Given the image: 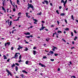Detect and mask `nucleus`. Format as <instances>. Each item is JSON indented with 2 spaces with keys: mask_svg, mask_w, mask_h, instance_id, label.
<instances>
[{
  "mask_svg": "<svg viewBox=\"0 0 78 78\" xmlns=\"http://www.w3.org/2000/svg\"><path fill=\"white\" fill-rule=\"evenodd\" d=\"M27 6H28V7H27V9H30V8H31L32 9V10H33V11L34 10V9L33 8V6L32 5H31V4H30L29 3H28Z\"/></svg>",
  "mask_w": 78,
  "mask_h": 78,
  "instance_id": "f257e3e1",
  "label": "nucleus"
},
{
  "mask_svg": "<svg viewBox=\"0 0 78 78\" xmlns=\"http://www.w3.org/2000/svg\"><path fill=\"white\" fill-rule=\"evenodd\" d=\"M6 71L8 73V74H7V76H9V74L10 75V76H12V74L11 73V72H9V71L7 69H6Z\"/></svg>",
  "mask_w": 78,
  "mask_h": 78,
  "instance_id": "f03ea898",
  "label": "nucleus"
},
{
  "mask_svg": "<svg viewBox=\"0 0 78 78\" xmlns=\"http://www.w3.org/2000/svg\"><path fill=\"white\" fill-rule=\"evenodd\" d=\"M17 54H19V55H20V53H16L15 55V56L13 57L14 58H17V57H18V55H17Z\"/></svg>",
  "mask_w": 78,
  "mask_h": 78,
  "instance_id": "7ed1b4c3",
  "label": "nucleus"
},
{
  "mask_svg": "<svg viewBox=\"0 0 78 78\" xmlns=\"http://www.w3.org/2000/svg\"><path fill=\"white\" fill-rule=\"evenodd\" d=\"M8 22V25H9V26H11V25H12V21H10L9 22L10 24H9V21L8 20H7Z\"/></svg>",
  "mask_w": 78,
  "mask_h": 78,
  "instance_id": "20e7f679",
  "label": "nucleus"
},
{
  "mask_svg": "<svg viewBox=\"0 0 78 78\" xmlns=\"http://www.w3.org/2000/svg\"><path fill=\"white\" fill-rule=\"evenodd\" d=\"M24 34H25V35H30V33L29 32H27V33H24Z\"/></svg>",
  "mask_w": 78,
  "mask_h": 78,
  "instance_id": "39448f33",
  "label": "nucleus"
},
{
  "mask_svg": "<svg viewBox=\"0 0 78 78\" xmlns=\"http://www.w3.org/2000/svg\"><path fill=\"white\" fill-rule=\"evenodd\" d=\"M67 0H66L65 2H64L63 5L64 7H66V4L67 3Z\"/></svg>",
  "mask_w": 78,
  "mask_h": 78,
  "instance_id": "423d86ee",
  "label": "nucleus"
},
{
  "mask_svg": "<svg viewBox=\"0 0 78 78\" xmlns=\"http://www.w3.org/2000/svg\"><path fill=\"white\" fill-rule=\"evenodd\" d=\"M22 72H23V73H26V74H27V73H28V72L25 70H23Z\"/></svg>",
  "mask_w": 78,
  "mask_h": 78,
  "instance_id": "0eeeda50",
  "label": "nucleus"
},
{
  "mask_svg": "<svg viewBox=\"0 0 78 78\" xmlns=\"http://www.w3.org/2000/svg\"><path fill=\"white\" fill-rule=\"evenodd\" d=\"M39 65H41V67H45V66L44 65H42V64L41 63H39Z\"/></svg>",
  "mask_w": 78,
  "mask_h": 78,
  "instance_id": "6e6552de",
  "label": "nucleus"
},
{
  "mask_svg": "<svg viewBox=\"0 0 78 78\" xmlns=\"http://www.w3.org/2000/svg\"><path fill=\"white\" fill-rule=\"evenodd\" d=\"M45 28V27H41V28L40 29V31H41V30H44Z\"/></svg>",
  "mask_w": 78,
  "mask_h": 78,
  "instance_id": "1a4fd4ad",
  "label": "nucleus"
},
{
  "mask_svg": "<svg viewBox=\"0 0 78 78\" xmlns=\"http://www.w3.org/2000/svg\"><path fill=\"white\" fill-rule=\"evenodd\" d=\"M2 9L5 12H6V10H5V8L3 6L2 7Z\"/></svg>",
  "mask_w": 78,
  "mask_h": 78,
  "instance_id": "9d476101",
  "label": "nucleus"
},
{
  "mask_svg": "<svg viewBox=\"0 0 78 78\" xmlns=\"http://www.w3.org/2000/svg\"><path fill=\"white\" fill-rule=\"evenodd\" d=\"M26 17H28V18H30V16H28V13H26Z\"/></svg>",
  "mask_w": 78,
  "mask_h": 78,
  "instance_id": "9b49d317",
  "label": "nucleus"
},
{
  "mask_svg": "<svg viewBox=\"0 0 78 78\" xmlns=\"http://www.w3.org/2000/svg\"><path fill=\"white\" fill-rule=\"evenodd\" d=\"M17 3L18 5H20V4H19V3H20V1H19V0H17Z\"/></svg>",
  "mask_w": 78,
  "mask_h": 78,
  "instance_id": "f8f14e48",
  "label": "nucleus"
},
{
  "mask_svg": "<svg viewBox=\"0 0 78 78\" xmlns=\"http://www.w3.org/2000/svg\"><path fill=\"white\" fill-rule=\"evenodd\" d=\"M14 66H15V64H13V65H12L11 66L12 68V69H13V68H14Z\"/></svg>",
  "mask_w": 78,
  "mask_h": 78,
  "instance_id": "ddd939ff",
  "label": "nucleus"
},
{
  "mask_svg": "<svg viewBox=\"0 0 78 78\" xmlns=\"http://www.w3.org/2000/svg\"><path fill=\"white\" fill-rule=\"evenodd\" d=\"M3 57L4 59H7V57H6V56L5 55H3Z\"/></svg>",
  "mask_w": 78,
  "mask_h": 78,
  "instance_id": "4468645a",
  "label": "nucleus"
},
{
  "mask_svg": "<svg viewBox=\"0 0 78 78\" xmlns=\"http://www.w3.org/2000/svg\"><path fill=\"white\" fill-rule=\"evenodd\" d=\"M32 64V63H31V61H30L29 62H28V65H31Z\"/></svg>",
  "mask_w": 78,
  "mask_h": 78,
  "instance_id": "2eb2a0df",
  "label": "nucleus"
},
{
  "mask_svg": "<svg viewBox=\"0 0 78 78\" xmlns=\"http://www.w3.org/2000/svg\"><path fill=\"white\" fill-rule=\"evenodd\" d=\"M16 70V72H17V70H18V67L17 66H16L15 67Z\"/></svg>",
  "mask_w": 78,
  "mask_h": 78,
  "instance_id": "dca6fc26",
  "label": "nucleus"
},
{
  "mask_svg": "<svg viewBox=\"0 0 78 78\" xmlns=\"http://www.w3.org/2000/svg\"><path fill=\"white\" fill-rule=\"evenodd\" d=\"M44 2H45L46 3V5H48V1H46V0H44Z\"/></svg>",
  "mask_w": 78,
  "mask_h": 78,
  "instance_id": "f3484780",
  "label": "nucleus"
},
{
  "mask_svg": "<svg viewBox=\"0 0 78 78\" xmlns=\"http://www.w3.org/2000/svg\"><path fill=\"white\" fill-rule=\"evenodd\" d=\"M65 30L66 31H69V28H66L65 29Z\"/></svg>",
  "mask_w": 78,
  "mask_h": 78,
  "instance_id": "a211bd4d",
  "label": "nucleus"
},
{
  "mask_svg": "<svg viewBox=\"0 0 78 78\" xmlns=\"http://www.w3.org/2000/svg\"><path fill=\"white\" fill-rule=\"evenodd\" d=\"M41 14L42 12H40V13H37V15H39L40 16H41Z\"/></svg>",
  "mask_w": 78,
  "mask_h": 78,
  "instance_id": "6ab92c4d",
  "label": "nucleus"
},
{
  "mask_svg": "<svg viewBox=\"0 0 78 78\" xmlns=\"http://www.w3.org/2000/svg\"><path fill=\"white\" fill-rule=\"evenodd\" d=\"M60 16H65V14L64 13H62L60 14Z\"/></svg>",
  "mask_w": 78,
  "mask_h": 78,
  "instance_id": "aec40b11",
  "label": "nucleus"
},
{
  "mask_svg": "<svg viewBox=\"0 0 78 78\" xmlns=\"http://www.w3.org/2000/svg\"><path fill=\"white\" fill-rule=\"evenodd\" d=\"M55 34H56V35H58V34H57V33H56V32H55L53 34V37H54V35H55Z\"/></svg>",
  "mask_w": 78,
  "mask_h": 78,
  "instance_id": "412c9836",
  "label": "nucleus"
},
{
  "mask_svg": "<svg viewBox=\"0 0 78 78\" xmlns=\"http://www.w3.org/2000/svg\"><path fill=\"white\" fill-rule=\"evenodd\" d=\"M58 33H62V31L60 30H58L57 31Z\"/></svg>",
  "mask_w": 78,
  "mask_h": 78,
  "instance_id": "4be33fe9",
  "label": "nucleus"
},
{
  "mask_svg": "<svg viewBox=\"0 0 78 78\" xmlns=\"http://www.w3.org/2000/svg\"><path fill=\"white\" fill-rule=\"evenodd\" d=\"M33 54L34 55H36V51H33Z\"/></svg>",
  "mask_w": 78,
  "mask_h": 78,
  "instance_id": "5701e85b",
  "label": "nucleus"
},
{
  "mask_svg": "<svg viewBox=\"0 0 78 78\" xmlns=\"http://www.w3.org/2000/svg\"><path fill=\"white\" fill-rule=\"evenodd\" d=\"M29 62V61H26V62H25V63H26V64H27V65H28V62Z\"/></svg>",
  "mask_w": 78,
  "mask_h": 78,
  "instance_id": "b1692460",
  "label": "nucleus"
},
{
  "mask_svg": "<svg viewBox=\"0 0 78 78\" xmlns=\"http://www.w3.org/2000/svg\"><path fill=\"white\" fill-rule=\"evenodd\" d=\"M18 47H20L19 48L20 49H22V48H23V47H21L19 45H18Z\"/></svg>",
  "mask_w": 78,
  "mask_h": 78,
  "instance_id": "393cba45",
  "label": "nucleus"
},
{
  "mask_svg": "<svg viewBox=\"0 0 78 78\" xmlns=\"http://www.w3.org/2000/svg\"><path fill=\"white\" fill-rule=\"evenodd\" d=\"M51 53V55H52V54H53V51H50L49 52V53Z\"/></svg>",
  "mask_w": 78,
  "mask_h": 78,
  "instance_id": "a878e982",
  "label": "nucleus"
},
{
  "mask_svg": "<svg viewBox=\"0 0 78 78\" xmlns=\"http://www.w3.org/2000/svg\"><path fill=\"white\" fill-rule=\"evenodd\" d=\"M21 58H22V55H20L19 58V59H21Z\"/></svg>",
  "mask_w": 78,
  "mask_h": 78,
  "instance_id": "bb28decb",
  "label": "nucleus"
},
{
  "mask_svg": "<svg viewBox=\"0 0 78 78\" xmlns=\"http://www.w3.org/2000/svg\"><path fill=\"white\" fill-rule=\"evenodd\" d=\"M15 65H16V66H19V64L18 63H15Z\"/></svg>",
  "mask_w": 78,
  "mask_h": 78,
  "instance_id": "cd10ccee",
  "label": "nucleus"
},
{
  "mask_svg": "<svg viewBox=\"0 0 78 78\" xmlns=\"http://www.w3.org/2000/svg\"><path fill=\"white\" fill-rule=\"evenodd\" d=\"M21 76V77H22V78H23L24 76V75H23V74H22L21 75H20Z\"/></svg>",
  "mask_w": 78,
  "mask_h": 78,
  "instance_id": "c85d7f7f",
  "label": "nucleus"
},
{
  "mask_svg": "<svg viewBox=\"0 0 78 78\" xmlns=\"http://www.w3.org/2000/svg\"><path fill=\"white\" fill-rule=\"evenodd\" d=\"M54 60H55V59H51V58L50 59V60L51 61H52V62L54 61Z\"/></svg>",
  "mask_w": 78,
  "mask_h": 78,
  "instance_id": "c756f323",
  "label": "nucleus"
},
{
  "mask_svg": "<svg viewBox=\"0 0 78 78\" xmlns=\"http://www.w3.org/2000/svg\"><path fill=\"white\" fill-rule=\"evenodd\" d=\"M71 18H72V19H73V20H74V19L73 18V16L72 15Z\"/></svg>",
  "mask_w": 78,
  "mask_h": 78,
  "instance_id": "7c9ffc66",
  "label": "nucleus"
},
{
  "mask_svg": "<svg viewBox=\"0 0 78 78\" xmlns=\"http://www.w3.org/2000/svg\"><path fill=\"white\" fill-rule=\"evenodd\" d=\"M46 41L47 42H48V41H49V38H48L47 39H46Z\"/></svg>",
  "mask_w": 78,
  "mask_h": 78,
  "instance_id": "2f4dec72",
  "label": "nucleus"
},
{
  "mask_svg": "<svg viewBox=\"0 0 78 78\" xmlns=\"http://www.w3.org/2000/svg\"><path fill=\"white\" fill-rule=\"evenodd\" d=\"M26 38H27V39H29L30 38V36H27L25 37Z\"/></svg>",
  "mask_w": 78,
  "mask_h": 78,
  "instance_id": "473e14b6",
  "label": "nucleus"
},
{
  "mask_svg": "<svg viewBox=\"0 0 78 78\" xmlns=\"http://www.w3.org/2000/svg\"><path fill=\"white\" fill-rule=\"evenodd\" d=\"M53 48H54V49H55H55L56 50H58V48H56L55 47H54V46H53Z\"/></svg>",
  "mask_w": 78,
  "mask_h": 78,
  "instance_id": "72a5a7b5",
  "label": "nucleus"
},
{
  "mask_svg": "<svg viewBox=\"0 0 78 78\" xmlns=\"http://www.w3.org/2000/svg\"><path fill=\"white\" fill-rule=\"evenodd\" d=\"M56 12L58 14H59V12H58V10H57L56 11Z\"/></svg>",
  "mask_w": 78,
  "mask_h": 78,
  "instance_id": "f704fd0d",
  "label": "nucleus"
},
{
  "mask_svg": "<svg viewBox=\"0 0 78 78\" xmlns=\"http://www.w3.org/2000/svg\"><path fill=\"white\" fill-rule=\"evenodd\" d=\"M7 44L8 45H10V42H7Z\"/></svg>",
  "mask_w": 78,
  "mask_h": 78,
  "instance_id": "c9c22d12",
  "label": "nucleus"
},
{
  "mask_svg": "<svg viewBox=\"0 0 78 78\" xmlns=\"http://www.w3.org/2000/svg\"><path fill=\"white\" fill-rule=\"evenodd\" d=\"M71 36L72 37V36H73V32H72L71 33Z\"/></svg>",
  "mask_w": 78,
  "mask_h": 78,
  "instance_id": "e433bc0d",
  "label": "nucleus"
},
{
  "mask_svg": "<svg viewBox=\"0 0 78 78\" xmlns=\"http://www.w3.org/2000/svg\"><path fill=\"white\" fill-rule=\"evenodd\" d=\"M34 20L36 22H37V20H36V19H34Z\"/></svg>",
  "mask_w": 78,
  "mask_h": 78,
  "instance_id": "4c0bfd02",
  "label": "nucleus"
},
{
  "mask_svg": "<svg viewBox=\"0 0 78 78\" xmlns=\"http://www.w3.org/2000/svg\"><path fill=\"white\" fill-rule=\"evenodd\" d=\"M61 3H64V0H62L61 1Z\"/></svg>",
  "mask_w": 78,
  "mask_h": 78,
  "instance_id": "58836bf2",
  "label": "nucleus"
},
{
  "mask_svg": "<svg viewBox=\"0 0 78 78\" xmlns=\"http://www.w3.org/2000/svg\"><path fill=\"white\" fill-rule=\"evenodd\" d=\"M43 59H47V57L46 56H44L43 57Z\"/></svg>",
  "mask_w": 78,
  "mask_h": 78,
  "instance_id": "ea45409f",
  "label": "nucleus"
},
{
  "mask_svg": "<svg viewBox=\"0 0 78 78\" xmlns=\"http://www.w3.org/2000/svg\"><path fill=\"white\" fill-rule=\"evenodd\" d=\"M55 56H58V54L55 53Z\"/></svg>",
  "mask_w": 78,
  "mask_h": 78,
  "instance_id": "a19ab883",
  "label": "nucleus"
},
{
  "mask_svg": "<svg viewBox=\"0 0 78 78\" xmlns=\"http://www.w3.org/2000/svg\"><path fill=\"white\" fill-rule=\"evenodd\" d=\"M28 49L27 48H26V49L25 50V51H27V50H28Z\"/></svg>",
  "mask_w": 78,
  "mask_h": 78,
  "instance_id": "79ce46f5",
  "label": "nucleus"
},
{
  "mask_svg": "<svg viewBox=\"0 0 78 78\" xmlns=\"http://www.w3.org/2000/svg\"><path fill=\"white\" fill-rule=\"evenodd\" d=\"M33 26H31L30 27H29V29L32 28H33Z\"/></svg>",
  "mask_w": 78,
  "mask_h": 78,
  "instance_id": "37998d69",
  "label": "nucleus"
},
{
  "mask_svg": "<svg viewBox=\"0 0 78 78\" xmlns=\"http://www.w3.org/2000/svg\"><path fill=\"white\" fill-rule=\"evenodd\" d=\"M20 60L18 61V62H22L21 59H20Z\"/></svg>",
  "mask_w": 78,
  "mask_h": 78,
  "instance_id": "c03bdc74",
  "label": "nucleus"
},
{
  "mask_svg": "<svg viewBox=\"0 0 78 78\" xmlns=\"http://www.w3.org/2000/svg\"><path fill=\"white\" fill-rule=\"evenodd\" d=\"M71 77V78H72V77H73V78H76V77H75V76H73Z\"/></svg>",
  "mask_w": 78,
  "mask_h": 78,
  "instance_id": "a18cd8bd",
  "label": "nucleus"
},
{
  "mask_svg": "<svg viewBox=\"0 0 78 78\" xmlns=\"http://www.w3.org/2000/svg\"><path fill=\"white\" fill-rule=\"evenodd\" d=\"M13 11H14V12H15V11H16V9L14 8L13 9Z\"/></svg>",
  "mask_w": 78,
  "mask_h": 78,
  "instance_id": "49530a36",
  "label": "nucleus"
},
{
  "mask_svg": "<svg viewBox=\"0 0 78 78\" xmlns=\"http://www.w3.org/2000/svg\"><path fill=\"white\" fill-rule=\"evenodd\" d=\"M74 32L75 33V34H76V30H74Z\"/></svg>",
  "mask_w": 78,
  "mask_h": 78,
  "instance_id": "de8ad7c7",
  "label": "nucleus"
},
{
  "mask_svg": "<svg viewBox=\"0 0 78 78\" xmlns=\"http://www.w3.org/2000/svg\"><path fill=\"white\" fill-rule=\"evenodd\" d=\"M65 21L66 23H67V20H65Z\"/></svg>",
  "mask_w": 78,
  "mask_h": 78,
  "instance_id": "09e8293b",
  "label": "nucleus"
},
{
  "mask_svg": "<svg viewBox=\"0 0 78 78\" xmlns=\"http://www.w3.org/2000/svg\"><path fill=\"white\" fill-rule=\"evenodd\" d=\"M62 41H64V42H66V40H65L64 39H62Z\"/></svg>",
  "mask_w": 78,
  "mask_h": 78,
  "instance_id": "8fccbe9b",
  "label": "nucleus"
},
{
  "mask_svg": "<svg viewBox=\"0 0 78 78\" xmlns=\"http://www.w3.org/2000/svg\"><path fill=\"white\" fill-rule=\"evenodd\" d=\"M57 22L58 24L59 25V21L58 20L57 21Z\"/></svg>",
  "mask_w": 78,
  "mask_h": 78,
  "instance_id": "3c124183",
  "label": "nucleus"
},
{
  "mask_svg": "<svg viewBox=\"0 0 78 78\" xmlns=\"http://www.w3.org/2000/svg\"><path fill=\"white\" fill-rule=\"evenodd\" d=\"M13 49H14V48L13 47H11V50H13Z\"/></svg>",
  "mask_w": 78,
  "mask_h": 78,
  "instance_id": "603ef678",
  "label": "nucleus"
},
{
  "mask_svg": "<svg viewBox=\"0 0 78 78\" xmlns=\"http://www.w3.org/2000/svg\"><path fill=\"white\" fill-rule=\"evenodd\" d=\"M5 1H3V2H2V4H5Z\"/></svg>",
  "mask_w": 78,
  "mask_h": 78,
  "instance_id": "864d4df0",
  "label": "nucleus"
},
{
  "mask_svg": "<svg viewBox=\"0 0 78 78\" xmlns=\"http://www.w3.org/2000/svg\"><path fill=\"white\" fill-rule=\"evenodd\" d=\"M9 60H10V59L9 58L8 60H7V62H9Z\"/></svg>",
  "mask_w": 78,
  "mask_h": 78,
  "instance_id": "5fc2aeb1",
  "label": "nucleus"
},
{
  "mask_svg": "<svg viewBox=\"0 0 78 78\" xmlns=\"http://www.w3.org/2000/svg\"><path fill=\"white\" fill-rule=\"evenodd\" d=\"M61 8H62V6H60L59 7V9H61Z\"/></svg>",
  "mask_w": 78,
  "mask_h": 78,
  "instance_id": "6e6d98bb",
  "label": "nucleus"
},
{
  "mask_svg": "<svg viewBox=\"0 0 78 78\" xmlns=\"http://www.w3.org/2000/svg\"><path fill=\"white\" fill-rule=\"evenodd\" d=\"M36 47H34L33 49L34 50H35V49H36Z\"/></svg>",
  "mask_w": 78,
  "mask_h": 78,
  "instance_id": "4d7b16f0",
  "label": "nucleus"
},
{
  "mask_svg": "<svg viewBox=\"0 0 78 78\" xmlns=\"http://www.w3.org/2000/svg\"><path fill=\"white\" fill-rule=\"evenodd\" d=\"M20 48H17V50H20Z\"/></svg>",
  "mask_w": 78,
  "mask_h": 78,
  "instance_id": "13d9d810",
  "label": "nucleus"
},
{
  "mask_svg": "<svg viewBox=\"0 0 78 78\" xmlns=\"http://www.w3.org/2000/svg\"><path fill=\"white\" fill-rule=\"evenodd\" d=\"M58 71H60V69L59 68H58Z\"/></svg>",
  "mask_w": 78,
  "mask_h": 78,
  "instance_id": "bf43d9fd",
  "label": "nucleus"
},
{
  "mask_svg": "<svg viewBox=\"0 0 78 78\" xmlns=\"http://www.w3.org/2000/svg\"><path fill=\"white\" fill-rule=\"evenodd\" d=\"M20 14H21V12H20L18 13V15H20Z\"/></svg>",
  "mask_w": 78,
  "mask_h": 78,
  "instance_id": "052dcab7",
  "label": "nucleus"
},
{
  "mask_svg": "<svg viewBox=\"0 0 78 78\" xmlns=\"http://www.w3.org/2000/svg\"><path fill=\"white\" fill-rule=\"evenodd\" d=\"M74 43H75V42H74V41H73L72 42V44H74Z\"/></svg>",
  "mask_w": 78,
  "mask_h": 78,
  "instance_id": "680f3d73",
  "label": "nucleus"
},
{
  "mask_svg": "<svg viewBox=\"0 0 78 78\" xmlns=\"http://www.w3.org/2000/svg\"><path fill=\"white\" fill-rule=\"evenodd\" d=\"M50 5L51 6H52V3H50Z\"/></svg>",
  "mask_w": 78,
  "mask_h": 78,
  "instance_id": "e2e57ef3",
  "label": "nucleus"
},
{
  "mask_svg": "<svg viewBox=\"0 0 78 78\" xmlns=\"http://www.w3.org/2000/svg\"><path fill=\"white\" fill-rule=\"evenodd\" d=\"M6 45H7V43H5V47H6Z\"/></svg>",
  "mask_w": 78,
  "mask_h": 78,
  "instance_id": "0e129e2a",
  "label": "nucleus"
},
{
  "mask_svg": "<svg viewBox=\"0 0 78 78\" xmlns=\"http://www.w3.org/2000/svg\"><path fill=\"white\" fill-rule=\"evenodd\" d=\"M58 30V28H56V29L55 30Z\"/></svg>",
  "mask_w": 78,
  "mask_h": 78,
  "instance_id": "69168bd1",
  "label": "nucleus"
},
{
  "mask_svg": "<svg viewBox=\"0 0 78 78\" xmlns=\"http://www.w3.org/2000/svg\"><path fill=\"white\" fill-rule=\"evenodd\" d=\"M75 47H73L71 48V49H73V48H74Z\"/></svg>",
  "mask_w": 78,
  "mask_h": 78,
  "instance_id": "338daca9",
  "label": "nucleus"
},
{
  "mask_svg": "<svg viewBox=\"0 0 78 78\" xmlns=\"http://www.w3.org/2000/svg\"><path fill=\"white\" fill-rule=\"evenodd\" d=\"M55 49L54 48L52 49L53 51H55Z\"/></svg>",
  "mask_w": 78,
  "mask_h": 78,
  "instance_id": "774afa93",
  "label": "nucleus"
}]
</instances>
